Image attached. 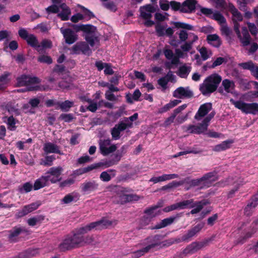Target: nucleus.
Returning <instances> with one entry per match:
<instances>
[{"label": "nucleus", "mask_w": 258, "mask_h": 258, "mask_svg": "<svg viewBox=\"0 0 258 258\" xmlns=\"http://www.w3.org/2000/svg\"><path fill=\"white\" fill-rule=\"evenodd\" d=\"M113 222L105 217L101 220L90 223V224L76 229L72 234L67 235L58 245L60 251L64 252L83 246L85 244L92 242V237L89 235L84 236V234L93 229L102 230L106 229L112 225Z\"/></svg>", "instance_id": "nucleus-1"}, {"label": "nucleus", "mask_w": 258, "mask_h": 258, "mask_svg": "<svg viewBox=\"0 0 258 258\" xmlns=\"http://www.w3.org/2000/svg\"><path fill=\"white\" fill-rule=\"evenodd\" d=\"M205 223L201 222L197 224L190 229L188 230L186 233L183 235L181 238H171L168 239L161 241L160 247H168L174 243H179L182 241L188 242L191 238L198 233L204 227Z\"/></svg>", "instance_id": "nucleus-2"}, {"label": "nucleus", "mask_w": 258, "mask_h": 258, "mask_svg": "<svg viewBox=\"0 0 258 258\" xmlns=\"http://www.w3.org/2000/svg\"><path fill=\"white\" fill-rule=\"evenodd\" d=\"M222 81V77L217 73L208 76L200 85L199 90L205 96L210 95L216 91Z\"/></svg>", "instance_id": "nucleus-3"}, {"label": "nucleus", "mask_w": 258, "mask_h": 258, "mask_svg": "<svg viewBox=\"0 0 258 258\" xmlns=\"http://www.w3.org/2000/svg\"><path fill=\"white\" fill-rule=\"evenodd\" d=\"M187 179L188 178L185 179V182H187L190 186H200V188H204L211 186L214 182L218 180V178L217 173L214 171L206 173L200 178L186 181Z\"/></svg>", "instance_id": "nucleus-4"}, {"label": "nucleus", "mask_w": 258, "mask_h": 258, "mask_svg": "<svg viewBox=\"0 0 258 258\" xmlns=\"http://www.w3.org/2000/svg\"><path fill=\"white\" fill-rule=\"evenodd\" d=\"M230 101L236 108L240 110L243 113L252 115L258 113L257 103H245L241 100L235 101L233 99H231Z\"/></svg>", "instance_id": "nucleus-5"}, {"label": "nucleus", "mask_w": 258, "mask_h": 258, "mask_svg": "<svg viewBox=\"0 0 258 258\" xmlns=\"http://www.w3.org/2000/svg\"><path fill=\"white\" fill-rule=\"evenodd\" d=\"M19 36L23 40H26L28 45L34 48L36 51L39 48V43L36 36L33 34H29L24 28H21L18 31Z\"/></svg>", "instance_id": "nucleus-6"}, {"label": "nucleus", "mask_w": 258, "mask_h": 258, "mask_svg": "<svg viewBox=\"0 0 258 258\" xmlns=\"http://www.w3.org/2000/svg\"><path fill=\"white\" fill-rule=\"evenodd\" d=\"M114 191L116 196L114 197L116 200V203L117 204L124 205L127 203L126 194L133 191V189L128 187H124L119 185L114 186Z\"/></svg>", "instance_id": "nucleus-7"}, {"label": "nucleus", "mask_w": 258, "mask_h": 258, "mask_svg": "<svg viewBox=\"0 0 258 258\" xmlns=\"http://www.w3.org/2000/svg\"><path fill=\"white\" fill-rule=\"evenodd\" d=\"M162 238V236L160 234L150 235L143 240L142 245H147L145 247V250H149V251L151 249L161 245V240Z\"/></svg>", "instance_id": "nucleus-8"}, {"label": "nucleus", "mask_w": 258, "mask_h": 258, "mask_svg": "<svg viewBox=\"0 0 258 258\" xmlns=\"http://www.w3.org/2000/svg\"><path fill=\"white\" fill-rule=\"evenodd\" d=\"M63 169L62 167H52L46 172L44 174L48 177V181L51 183H55L61 180L60 176Z\"/></svg>", "instance_id": "nucleus-9"}, {"label": "nucleus", "mask_w": 258, "mask_h": 258, "mask_svg": "<svg viewBox=\"0 0 258 258\" xmlns=\"http://www.w3.org/2000/svg\"><path fill=\"white\" fill-rule=\"evenodd\" d=\"M71 50V53L72 54H79L82 53L89 56L92 53V51L88 44L84 41L77 42L73 45Z\"/></svg>", "instance_id": "nucleus-10"}, {"label": "nucleus", "mask_w": 258, "mask_h": 258, "mask_svg": "<svg viewBox=\"0 0 258 258\" xmlns=\"http://www.w3.org/2000/svg\"><path fill=\"white\" fill-rule=\"evenodd\" d=\"M17 86L19 87L28 86L31 84H38L40 82V79L36 77H30L26 75H22L16 79Z\"/></svg>", "instance_id": "nucleus-11"}, {"label": "nucleus", "mask_w": 258, "mask_h": 258, "mask_svg": "<svg viewBox=\"0 0 258 258\" xmlns=\"http://www.w3.org/2000/svg\"><path fill=\"white\" fill-rule=\"evenodd\" d=\"M99 186V183L96 180H86L81 184L80 189L84 194H88L98 190Z\"/></svg>", "instance_id": "nucleus-12"}, {"label": "nucleus", "mask_w": 258, "mask_h": 258, "mask_svg": "<svg viewBox=\"0 0 258 258\" xmlns=\"http://www.w3.org/2000/svg\"><path fill=\"white\" fill-rule=\"evenodd\" d=\"M60 31L63 35L66 43L68 44H73L78 39V35L70 28L61 27Z\"/></svg>", "instance_id": "nucleus-13"}, {"label": "nucleus", "mask_w": 258, "mask_h": 258, "mask_svg": "<svg viewBox=\"0 0 258 258\" xmlns=\"http://www.w3.org/2000/svg\"><path fill=\"white\" fill-rule=\"evenodd\" d=\"M173 96L179 99L191 98L194 96V93L189 87H179L173 92Z\"/></svg>", "instance_id": "nucleus-14"}, {"label": "nucleus", "mask_w": 258, "mask_h": 258, "mask_svg": "<svg viewBox=\"0 0 258 258\" xmlns=\"http://www.w3.org/2000/svg\"><path fill=\"white\" fill-rule=\"evenodd\" d=\"M212 108V105L211 103H205L202 104L195 115V119L197 120H200L211 110Z\"/></svg>", "instance_id": "nucleus-15"}, {"label": "nucleus", "mask_w": 258, "mask_h": 258, "mask_svg": "<svg viewBox=\"0 0 258 258\" xmlns=\"http://www.w3.org/2000/svg\"><path fill=\"white\" fill-rule=\"evenodd\" d=\"M41 205L40 201H37L30 204L26 205L23 207L22 209L18 212V216L19 217H22L26 216L29 213H31Z\"/></svg>", "instance_id": "nucleus-16"}, {"label": "nucleus", "mask_w": 258, "mask_h": 258, "mask_svg": "<svg viewBox=\"0 0 258 258\" xmlns=\"http://www.w3.org/2000/svg\"><path fill=\"white\" fill-rule=\"evenodd\" d=\"M103 165V163L101 162H99L95 164H91L87 167L80 168L79 169H76L73 171L72 175L76 177L77 176L81 175L84 173L89 172L93 169H97L100 167H101Z\"/></svg>", "instance_id": "nucleus-17"}, {"label": "nucleus", "mask_w": 258, "mask_h": 258, "mask_svg": "<svg viewBox=\"0 0 258 258\" xmlns=\"http://www.w3.org/2000/svg\"><path fill=\"white\" fill-rule=\"evenodd\" d=\"M197 0H185L182 3L181 13L190 14L196 10Z\"/></svg>", "instance_id": "nucleus-18"}, {"label": "nucleus", "mask_w": 258, "mask_h": 258, "mask_svg": "<svg viewBox=\"0 0 258 258\" xmlns=\"http://www.w3.org/2000/svg\"><path fill=\"white\" fill-rule=\"evenodd\" d=\"M172 211L177 209H184L193 208L195 206L192 199L184 200L170 205Z\"/></svg>", "instance_id": "nucleus-19"}, {"label": "nucleus", "mask_w": 258, "mask_h": 258, "mask_svg": "<svg viewBox=\"0 0 258 258\" xmlns=\"http://www.w3.org/2000/svg\"><path fill=\"white\" fill-rule=\"evenodd\" d=\"M208 126L206 124L202 122L198 125H189L186 128V131L190 134H201L207 131Z\"/></svg>", "instance_id": "nucleus-20"}, {"label": "nucleus", "mask_w": 258, "mask_h": 258, "mask_svg": "<svg viewBox=\"0 0 258 258\" xmlns=\"http://www.w3.org/2000/svg\"><path fill=\"white\" fill-rule=\"evenodd\" d=\"M180 214H177L176 216H172L165 218L161 222L155 226H151L149 228L151 230L159 229L164 228L172 224L177 217H180Z\"/></svg>", "instance_id": "nucleus-21"}, {"label": "nucleus", "mask_w": 258, "mask_h": 258, "mask_svg": "<svg viewBox=\"0 0 258 258\" xmlns=\"http://www.w3.org/2000/svg\"><path fill=\"white\" fill-rule=\"evenodd\" d=\"M204 246V243L202 242H193L188 245L183 251L184 254H192Z\"/></svg>", "instance_id": "nucleus-22"}, {"label": "nucleus", "mask_w": 258, "mask_h": 258, "mask_svg": "<svg viewBox=\"0 0 258 258\" xmlns=\"http://www.w3.org/2000/svg\"><path fill=\"white\" fill-rule=\"evenodd\" d=\"M242 34H240V36H237L239 39L241 45L243 47H247L250 44L251 37L248 33V31L246 27H243L242 29Z\"/></svg>", "instance_id": "nucleus-23"}, {"label": "nucleus", "mask_w": 258, "mask_h": 258, "mask_svg": "<svg viewBox=\"0 0 258 258\" xmlns=\"http://www.w3.org/2000/svg\"><path fill=\"white\" fill-rule=\"evenodd\" d=\"M48 179V176L45 175V174L37 179L34 183V189L37 190L46 186H48L49 184Z\"/></svg>", "instance_id": "nucleus-24"}, {"label": "nucleus", "mask_w": 258, "mask_h": 258, "mask_svg": "<svg viewBox=\"0 0 258 258\" xmlns=\"http://www.w3.org/2000/svg\"><path fill=\"white\" fill-rule=\"evenodd\" d=\"M43 150L46 154L56 153L59 155L63 154L57 145L50 142L46 143L44 145Z\"/></svg>", "instance_id": "nucleus-25"}, {"label": "nucleus", "mask_w": 258, "mask_h": 258, "mask_svg": "<svg viewBox=\"0 0 258 258\" xmlns=\"http://www.w3.org/2000/svg\"><path fill=\"white\" fill-rule=\"evenodd\" d=\"M177 174H164L162 176L158 177H153L149 180L150 182H153L154 183H157L159 182L164 181L166 180L174 179L178 177Z\"/></svg>", "instance_id": "nucleus-26"}, {"label": "nucleus", "mask_w": 258, "mask_h": 258, "mask_svg": "<svg viewBox=\"0 0 258 258\" xmlns=\"http://www.w3.org/2000/svg\"><path fill=\"white\" fill-rule=\"evenodd\" d=\"M207 41L209 44L216 48L219 47L222 44L220 38L216 34L207 35Z\"/></svg>", "instance_id": "nucleus-27"}, {"label": "nucleus", "mask_w": 258, "mask_h": 258, "mask_svg": "<svg viewBox=\"0 0 258 258\" xmlns=\"http://www.w3.org/2000/svg\"><path fill=\"white\" fill-rule=\"evenodd\" d=\"M27 230L24 227L15 226L10 230L8 238L9 240L13 241L14 238L18 237L21 233L26 232Z\"/></svg>", "instance_id": "nucleus-28"}, {"label": "nucleus", "mask_w": 258, "mask_h": 258, "mask_svg": "<svg viewBox=\"0 0 258 258\" xmlns=\"http://www.w3.org/2000/svg\"><path fill=\"white\" fill-rule=\"evenodd\" d=\"M141 95L142 94L139 89H136L134 91L133 95H132L130 93L126 94L125 96L126 101L127 103L132 104L134 103V101H140V97L141 96Z\"/></svg>", "instance_id": "nucleus-29"}, {"label": "nucleus", "mask_w": 258, "mask_h": 258, "mask_svg": "<svg viewBox=\"0 0 258 258\" xmlns=\"http://www.w3.org/2000/svg\"><path fill=\"white\" fill-rule=\"evenodd\" d=\"M116 171L114 169H108L107 171H103L100 175V179L104 182H108L111 179L112 177L116 176Z\"/></svg>", "instance_id": "nucleus-30"}, {"label": "nucleus", "mask_w": 258, "mask_h": 258, "mask_svg": "<svg viewBox=\"0 0 258 258\" xmlns=\"http://www.w3.org/2000/svg\"><path fill=\"white\" fill-rule=\"evenodd\" d=\"M229 11L232 15V21H242L243 16L242 14L238 11L234 6L232 4L229 5Z\"/></svg>", "instance_id": "nucleus-31"}, {"label": "nucleus", "mask_w": 258, "mask_h": 258, "mask_svg": "<svg viewBox=\"0 0 258 258\" xmlns=\"http://www.w3.org/2000/svg\"><path fill=\"white\" fill-rule=\"evenodd\" d=\"M52 46V42L48 39H44L39 43V48H37V51L41 54L44 52L45 49L51 48Z\"/></svg>", "instance_id": "nucleus-32"}, {"label": "nucleus", "mask_w": 258, "mask_h": 258, "mask_svg": "<svg viewBox=\"0 0 258 258\" xmlns=\"http://www.w3.org/2000/svg\"><path fill=\"white\" fill-rule=\"evenodd\" d=\"M190 34H192V36H193V39L191 40H188L187 42H186L184 44L181 46V48L183 51H189L192 48V44L194 43L198 39V37L197 35L194 34V33Z\"/></svg>", "instance_id": "nucleus-33"}, {"label": "nucleus", "mask_w": 258, "mask_h": 258, "mask_svg": "<svg viewBox=\"0 0 258 258\" xmlns=\"http://www.w3.org/2000/svg\"><path fill=\"white\" fill-rule=\"evenodd\" d=\"M233 143V140H228L223 141L222 143L216 145L215 147L214 150L215 151L220 152L230 148V145Z\"/></svg>", "instance_id": "nucleus-34"}, {"label": "nucleus", "mask_w": 258, "mask_h": 258, "mask_svg": "<svg viewBox=\"0 0 258 258\" xmlns=\"http://www.w3.org/2000/svg\"><path fill=\"white\" fill-rule=\"evenodd\" d=\"M257 205V201H252L248 203L244 209V215L248 217L251 216Z\"/></svg>", "instance_id": "nucleus-35"}, {"label": "nucleus", "mask_w": 258, "mask_h": 258, "mask_svg": "<svg viewBox=\"0 0 258 258\" xmlns=\"http://www.w3.org/2000/svg\"><path fill=\"white\" fill-rule=\"evenodd\" d=\"M116 146L115 145H112L109 147L105 146L104 145H100V150L101 153L104 156H106L111 153L114 152L116 150Z\"/></svg>", "instance_id": "nucleus-36"}, {"label": "nucleus", "mask_w": 258, "mask_h": 258, "mask_svg": "<svg viewBox=\"0 0 258 258\" xmlns=\"http://www.w3.org/2000/svg\"><path fill=\"white\" fill-rule=\"evenodd\" d=\"M60 109L63 111H69L70 108L74 105V102L69 100H66L62 102H56Z\"/></svg>", "instance_id": "nucleus-37"}, {"label": "nucleus", "mask_w": 258, "mask_h": 258, "mask_svg": "<svg viewBox=\"0 0 258 258\" xmlns=\"http://www.w3.org/2000/svg\"><path fill=\"white\" fill-rule=\"evenodd\" d=\"M222 86L227 93H231V89H233L234 88L235 84L233 81L224 79L222 82Z\"/></svg>", "instance_id": "nucleus-38"}, {"label": "nucleus", "mask_w": 258, "mask_h": 258, "mask_svg": "<svg viewBox=\"0 0 258 258\" xmlns=\"http://www.w3.org/2000/svg\"><path fill=\"white\" fill-rule=\"evenodd\" d=\"M79 199V196L77 194L71 193L67 195L62 200L64 204H70L71 202H76Z\"/></svg>", "instance_id": "nucleus-39"}, {"label": "nucleus", "mask_w": 258, "mask_h": 258, "mask_svg": "<svg viewBox=\"0 0 258 258\" xmlns=\"http://www.w3.org/2000/svg\"><path fill=\"white\" fill-rule=\"evenodd\" d=\"M190 67H187L184 64L179 68L177 75L181 78H186L190 71Z\"/></svg>", "instance_id": "nucleus-40"}, {"label": "nucleus", "mask_w": 258, "mask_h": 258, "mask_svg": "<svg viewBox=\"0 0 258 258\" xmlns=\"http://www.w3.org/2000/svg\"><path fill=\"white\" fill-rule=\"evenodd\" d=\"M156 210H157L155 209V208L153 206L149 208H146L144 210V213L149 217H151V218L153 219V218L155 217L160 214V211H158L157 212Z\"/></svg>", "instance_id": "nucleus-41"}, {"label": "nucleus", "mask_w": 258, "mask_h": 258, "mask_svg": "<svg viewBox=\"0 0 258 258\" xmlns=\"http://www.w3.org/2000/svg\"><path fill=\"white\" fill-rule=\"evenodd\" d=\"M203 151L202 150L197 149L194 147V148H192L191 149H189L187 150L177 153V154H176L175 155H174L173 156V157L176 158V157H178L181 155H186L187 154H190V153H192L194 154H197L201 153Z\"/></svg>", "instance_id": "nucleus-42"}, {"label": "nucleus", "mask_w": 258, "mask_h": 258, "mask_svg": "<svg viewBox=\"0 0 258 258\" xmlns=\"http://www.w3.org/2000/svg\"><path fill=\"white\" fill-rule=\"evenodd\" d=\"M186 179H184L183 180H180L179 181H172L171 182L169 183L168 184L163 186L161 188L162 190H167L168 189H171L173 187H176L180 185H181L185 183V180Z\"/></svg>", "instance_id": "nucleus-43"}, {"label": "nucleus", "mask_w": 258, "mask_h": 258, "mask_svg": "<svg viewBox=\"0 0 258 258\" xmlns=\"http://www.w3.org/2000/svg\"><path fill=\"white\" fill-rule=\"evenodd\" d=\"M239 67L242 68L243 70H246L250 71L251 74L253 72L255 67V64L251 60L248 61L247 62H242L239 63Z\"/></svg>", "instance_id": "nucleus-44"}, {"label": "nucleus", "mask_w": 258, "mask_h": 258, "mask_svg": "<svg viewBox=\"0 0 258 258\" xmlns=\"http://www.w3.org/2000/svg\"><path fill=\"white\" fill-rule=\"evenodd\" d=\"M97 30L96 27L91 24H83L82 31L88 34L95 33Z\"/></svg>", "instance_id": "nucleus-45"}, {"label": "nucleus", "mask_w": 258, "mask_h": 258, "mask_svg": "<svg viewBox=\"0 0 258 258\" xmlns=\"http://www.w3.org/2000/svg\"><path fill=\"white\" fill-rule=\"evenodd\" d=\"M35 252V250L34 249H28L13 258H30L34 255Z\"/></svg>", "instance_id": "nucleus-46"}, {"label": "nucleus", "mask_w": 258, "mask_h": 258, "mask_svg": "<svg viewBox=\"0 0 258 258\" xmlns=\"http://www.w3.org/2000/svg\"><path fill=\"white\" fill-rule=\"evenodd\" d=\"M71 14L70 9H67L62 10L61 12L57 14V17L62 21H68L69 19V16Z\"/></svg>", "instance_id": "nucleus-47"}, {"label": "nucleus", "mask_w": 258, "mask_h": 258, "mask_svg": "<svg viewBox=\"0 0 258 258\" xmlns=\"http://www.w3.org/2000/svg\"><path fill=\"white\" fill-rule=\"evenodd\" d=\"M172 24L176 28H182L185 30H191L193 29V26L190 24L181 22H174Z\"/></svg>", "instance_id": "nucleus-48"}, {"label": "nucleus", "mask_w": 258, "mask_h": 258, "mask_svg": "<svg viewBox=\"0 0 258 258\" xmlns=\"http://www.w3.org/2000/svg\"><path fill=\"white\" fill-rule=\"evenodd\" d=\"M33 187V185L29 182L23 184L22 186L19 187V191L22 193H27L31 191Z\"/></svg>", "instance_id": "nucleus-49"}, {"label": "nucleus", "mask_w": 258, "mask_h": 258, "mask_svg": "<svg viewBox=\"0 0 258 258\" xmlns=\"http://www.w3.org/2000/svg\"><path fill=\"white\" fill-rule=\"evenodd\" d=\"M211 19L218 21L220 24H225L226 22L225 17L219 12L213 13Z\"/></svg>", "instance_id": "nucleus-50"}, {"label": "nucleus", "mask_w": 258, "mask_h": 258, "mask_svg": "<svg viewBox=\"0 0 258 258\" xmlns=\"http://www.w3.org/2000/svg\"><path fill=\"white\" fill-rule=\"evenodd\" d=\"M37 60L40 63H46L47 64H50L52 63V58L50 56L44 54L39 55L37 58Z\"/></svg>", "instance_id": "nucleus-51"}, {"label": "nucleus", "mask_w": 258, "mask_h": 258, "mask_svg": "<svg viewBox=\"0 0 258 258\" xmlns=\"http://www.w3.org/2000/svg\"><path fill=\"white\" fill-rule=\"evenodd\" d=\"M79 7L81 8V10L83 13L84 18L87 17L88 20H90L91 18H94L95 17L94 14L90 10L83 6L79 5Z\"/></svg>", "instance_id": "nucleus-52"}, {"label": "nucleus", "mask_w": 258, "mask_h": 258, "mask_svg": "<svg viewBox=\"0 0 258 258\" xmlns=\"http://www.w3.org/2000/svg\"><path fill=\"white\" fill-rule=\"evenodd\" d=\"M132 125L133 124L131 122L125 123L123 121H120L118 124H115V125L117 127L119 131L122 132L126 130L127 128L132 127Z\"/></svg>", "instance_id": "nucleus-53"}, {"label": "nucleus", "mask_w": 258, "mask_h": 258, "mask_svg": "<svg viewBox=\"0 0 258 258\" xmlns=\"http://www.w3.org/2000/svg\"><path fill=\"white\" fill-rule=\"evenodd\" d=\"M152 219L151 217L145 215L141 219L140 221V228H143V227L148 225L152 221Z\"/></svg>", "instance_id": "nucleus-54"}, {"label": "nucleus", "mask_w": 258, "mask_h": 258, "mask_svg": "<svg viewBox=\"0 0 258 258\" xmlns=\"http://www.w3.org/2000/svg\"><path fill=\"white\" fill-rule=\"evenodd\" d=\"M7 124L9 126L8 128L11 131H15L16 128V120L13 116H10L7 120Z\"/></svg>", "instance_id": "nucleus-55"}, {"label": "nucleus", "mask_w": 258, "mask_h": 258, "mask_svg": "<svg viewBox=\"0 0 258 258\" xmlns=\"http://www.w3.org/2000/svg\"><path fill=\"white\" fill-rule=\"evenodd\" d=\"M55 159L54 155L47 156L45 157V160L40 163V164L44 166H51L52 165V162Z\"/></svg>", "instance_id": "nucleus-56"}, {"label": "nucleus", "mask_w": 258, "mask_h": 258, "mask_svg": "<svg viewBox=\"0 0 258 258\" xmlns=\"http://www.w3.org/2000/svg\"><path fill=\"white\" fill-rule=\"evenodd\" d=\"M73 119V114L72 113H62L59 117V119L63 120L66 122H70Z\"/></svg>", "instance_id": "nucleus-57"}, {"label": "nucleus", "mask_w": 258, "mask_h": 258, "mask_svg": "<svg viewBox=\"0 0 258 258\" xmlns=\"http://www.w3.org/2000/svg\"><path fill=\"white\" fill-rule=\"evenodd\" d=\"M249 48L247 47H244L248 51L249 54H251L255 52L258 49V44L256 42H253L250 43Z\"/></svg>", "instance_id": "nucleus-58"}, {"label": "nucleus", "mask_w": 258, "mask_h": 258, "mask_svg": "<svg viewBox=\"0 0 258 258\" xmlns=\"http://www.w3.org/2000/svg\"><path fill=\"white\" fill-rule=\"evenodd\" d=\"M170 6L172 10L174 11H179L180 12H181L182 4L180 3L175 1H172L170 2Z\"/></svg>", "instance_id": "nucleus-59"}, {"label": "nucleus", "mask_w": 258, "mask_h": 258, "mask_svg": "<svg viewBox=\"0 0 258 258\" xmlns=\"http://www.w3.org/2000/svg\"><path fill=\"white\" fill-rule=\"evenodd\" d=\"M226 59L224 57H219L209 67V69H214L217 66L221 65L224 62H226Z\"/></svg>", "instance_id": "nucleus-60"}, {"label": "nucleus", "mask_w": 258, "mask_h": 258, "mask_svg": "<svg viewBox=\"0 0 258 258\" xmlns=\"http://www.w3.org/2000/svg\"><path fill=\"white\" fill-rule=\"evenodd\" d=\"M120 132H121L119 131L117 127L115 125L111 131V134L112 139L115 140H118L120 137Z\"/></svg>", "instance_id": "nucleus-61"}, {"label": "nucleus", "mask_w": 258, "mask_h": 258, "mask_svg": "<svg viewBox=\"0 0 258 258\" xmlns=\"http://www.w3.org/2000/svg\"><path fill=\"white\" fill-rule=\"evenodd\" d=\"M179 38L180 39V40L182 42H185L187 38L190 37L192 34L189 33V35L187 34V32L184 30H181L179 31V33L178 34Z\"/></svg>", "instance_id": "nucleus-62"}, {"label": "nucleus", "mask_w": 258, "mask_h": 258, "mask_svg": "<svg viewBox=\"0 0 258 258\" xmlns=\"http://www.w3.org/2000/svg\"><path fill=\"white\" fill-rule=\"evenodd\" d=\"M200 12L203 15L210 18H211L213 14V10L207 8L201 7L200 9Z\"/></svg>", "instance_id": "nucleus-63"}, {"label": "nucleus", "mask_w": 258, "mask_h": 258, "mask_svg": "<svg viewBox=\"0 0 258 258\" xmlns=\"http://www.w3.org/2000/svg\"><path fill=\"white\" fill-rule=\"evenodd\" d=\"M155 30L158 36L162 37L165 35L164 27L161 24H157L155 26Z\"/></svg>", "instance_id": "nucleus-64"}]
</instances>
